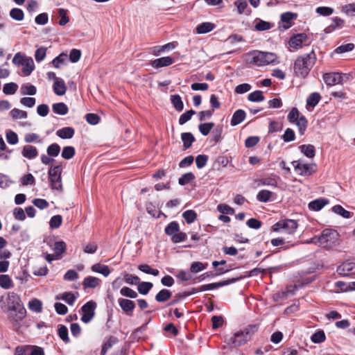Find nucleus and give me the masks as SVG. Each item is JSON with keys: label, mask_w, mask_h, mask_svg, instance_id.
<instances>
[{"label": "nucleus", "mask_w": 355, "mask_h": 355, "mask_svg": "<svg viewBox=\"0 0 355 355\" xmlns=\"http://www.w3.org/2000/svg\"><path fill=\"white\" fill-rule=\"evenodd\" d=\"M1 309L8 315L9 320L15 325L26 315V310L19 295L14 292H8L0 297Z\"/></svg>", "instance_id": "nucleus-1"}, {"label": "nucleus", "mask_w": 355, "mask_h": 355, "mask_svg": "<svg viewBox=\"0 0 355 355\" xmlns=\"http://www.w3.org/2000/svg\"><path fill=\"white\" fill-rule=\"evenodd\" d=\"M315 58L313 50L309 53L299 56L294 63L295 75L301 78L306 77L315 63Z\"/></svg>", "instance_id": "nucleus-2"}, {"label": "nucleus", "mask_w": 355, "mask_h": 355, "mask_svg": "<svg viewBox=\"0 0 355 355\" xmlns=\"http://www.w3.org/2000/svg\"><path fill=\"white\" fill-rule=\"evenodd\" d=\"M277 59L273 53L254 51L246 55V60L257 66H265L272 63Z\"/></svg>", "instance_id": "nucleus-3"}, {"label": "nucleus", "mask_w": 355, "mask_h": 355, "mask_svg": "<svg viewBox=\"0 0 355 355\" xmlns=\"http://www.w3.org/2000/svg\"><path fill=\"white\" fill-rule=\"evenodd\" d=\"M257 330L258 326L257 324L249 325L243 330L235 333L234 336L230 338L229 343H231L235 347H240L249 341Z\"/></svg>", "instance_id": "nucleus-4"}, {"label": "nucleus", "mask_w": 355, "mask_h": 355, "mask_svg": "<svg viewBox=\"0 0 355 355\" xmlns=\"http://www.w3.org/2000/svg\"><path fill=\"white\" fill-rule=\"evenodd\" d=\"M338 233L334 230L325 229L317 239L318 243L324 248H331L338 239Z\"/></svg>", "instance_id": "nucleus-5"}, {"label": "nucleus", "mask_w": 355, "mask_h": 355, "mask_svg": "<svg viewBox=\"0 0 355 355\" xmlns=\"http://www.w3.org/2000/svg\"><path fill=\"white\" fill-rule=\"evenodd\" d=\"M297 227V221L291 219L280 220L273 226L274 231L282 234H293Z\"/></svg>", "instance_id": "nucleus-6"}, {"label": "nucleus", "mask_w": 355, "mask_h": 355, "mask_svg": "<svg viewBox=\"0 0 355 355\" xmlns=\"http://www.w3.org/2000/svg\"><path fill=\"white\" fill-rule=\"evenodd\" d=\"M351 78L349 73H341L338 72L326 73L323 75L324 83L329 86L343 84Z\"/></svg>", "instance_id": "nucleus-7"}, {"label": "nucleus", "mask_w": 355, "mask_h": 355, "mask_svg": "<svg viewBox=\"0 0 355 355\" xmlns=\"http://www.w3.org/2000/svg\"><path fill=\"white\" fill-rule=\"evenodd\" d=\"M62 168L60 166L51 167L49 171L50 184L52 189L62 191L61 182Z\"/></svg>", "instance_id": "nucleus-8"}, {"label": "nucleus", "mask_w": 355, "mask_h": 355, "mask_svg": "<svg viewBox=\"0 0 355 355\" xmlns=\"http://www.w3.org/2000/svg\"><path fill=\"white\" fill-rule=\"evenodd\" d=\"M292 165L296 172L300 175L309 176L315 172L316 166L314 164H308L302 163L300 161H293Z\"/></svg>", "instance_id": "nucleus-9"}, {"label": "nucleus", "mask_w": 355, "mask_h": 355, "mask_svg": "<svg viewBox=\"0 0 355 355\" xmlns=\"http://www.w3.org/2000/svg\"><path fill=\"white\" fill-rule=\"evenodd\" d=\"M310 43L311 41L305 33H299L293 35L289 40L290 46L295 50L301 49L304 46H308Z\"/></svg>", "instance_id": "nucleus-10"}, {"label": "nucleus", "mask_w": 355, "mask_h": 355, "mask_svg": "<svg viewBox=\"0 0 355 355\" xmlns=\"http://www.w3.org/2000/svg\"><path fill=\"white\" fill-rule=\"evenodd\" d=\"M96 304L94 301H89L85 303L81 308L83 313L81 320L85 323L90 322L95 315V309Z\"/></svg>", "instance_id": "nucleus-11"}, {"label": "nucleus", "mask_w": 355, "mask_h": 355, "mask_svg": "<svg viewBox=\"0 0 355 355\" xmlns=\"http://www.w3.org/2000/svg\"><path fill=\"white\" fill-rule=\"evenodd\" d=\"M174 62V59L170 56L162 57L155 59L150 62V65L155 69L168 67Z\"/></svg>", "instance_id": "nucleus-12"}, {"label": "nucleus", "mask_w": 355, "mask_h": 355, "mask_svg": "<svg viewBox=\"0 0 355 355\" xmlns=\"http://www.w3.org/2000/svg\"><path fill=\"white\" fill-rule=\"evenodd\" d=\"M21 155L27 159H33L38 155V151L35 146L26 145L22 148Z\"/></svg>", "instance_id": "nucleus-13"}, {"label": "nucleus", "mask_w": 355, "mask_h": 355, "mask_svg": "<svg viewBox=\"0 0 355 355\" xmlns=\"http://www.w3.org/2000/svg\"><path fill=\"white\" fill-rule=\"evenodd\" d=\"M118 302L121 309L126 313L132 312L135 308L134 302L130 300L119 298Z\"/></svg>", "instance_id": "nucleus-14"}, {"label": "nucleus", "mask_w": 355, "mask_h": 355, "mask_svg": "<svg viewBox=\"0 0 355 355\" xmlns=\"http://www.w3.org/2000/svg\"><path fill=\"white\" fill-rule=\"evenodd\" d=\"M74 133L75 130L71 127H64L59 129L56 132L57 136L63 139L72 138L74 135Z\"/></svg>", "instance_id": "nucleus-15"}, {"label": "nucleus", "mask_w": 355, "mask_h": 355, "mask_svg": "<svg viewBox=\"0 0 355 355\" xmlns=\"http://www.w3.org/2000/svg\"><path fill=\"white\" fill-rule=\"evenodd\" d=\"M246 114L243 110H237L234 114L231 119L230 124L232 126L240 124L245 119Z\"/></svg>", "instance_id": "nucleus-16"}, {"label": "nucleus", "mask_w": 355, "mask_h": 355, "mask_svg": "<svg viewBox=\"0 0 355 355\" xmlns=\"http://www.w3.org/2000/svg\"><path fill=\"white\" fill-rule=\"evenodd\" d=\"M53 92L58 96H63L66 93V86L62 79L56 80L53 85Z\"/></svg>", "instance_id": "nucleus-17"}, {"label": "nucleus", "mask_w": 355, "mask_h": 355, "mask_svg": "<svg viewBox=\"0 0 355 355\" xmlns=\"http://www.w3.org/2000/svg\"><path fill=\"white\" fill-rule=\"evenodd\" d=\"M22 72L24 76H29L34 69L35 65L33 60L28 57L21 64Z\"/></svg>", "instance_id": "nucleus-18"}, {"label": "nucleus", "mask_w": 355, "mask_h": 355, "mask_svg": "<svg viewBox=\"0 0 355 355\" xmlns=\"http://www.w3.org/2000/svg\"><path fill=\"white\" fill-rule=\"evenodd\" d=\"M353 263H343L340 266H338L337 269V272L339 275L343 276H349L353 274L352 272L353 270Z\"/></svg>", "instance_id": "nucleus-19"}, {"label": "nucleus", "mask_w": 355, "mask_h": 355, "mask_svg": "<svg viewBox=\"0 0 355 355\" xmlns=\"http://www.w3.org/2000/svg\"><path fill=\"white\" fill-rule=\"evenodd\" d=\"M101 283V280L95 277L89 276L84 279L83 286L84 288L97 287Z\"/></svg>", "instance_id": "nucleus-20"}, {"label": "nucleus", "mask_w": 355, "mask_h": 355, "mask_svg": "<svg viewBox=\"0 0 355 355\" xmlns=\"http://www.w3.org/2000/svg\"><path fill=\"white\" fill-rule=\"evenodd\" d=\"M328 203V200L324 198L314 200L309 202V208L314 211H319Z\"/></svg>", "instance_id": "nucleus-21"}, {"label": "nucleus", "mask_w": 355, "mask_h": 355, "mask_svg": "<svg viewBox=\"0 0 355 355\" xmlns=\"http://www.w3.org/2000/svg\"><path fill=\"white\" fill-rule=\"evenodd\" d=\"M215 28V25L211 22H203L196 27V33L205 34L211 32Z\"/></svg>", "instance_id": "nucleus-22"}, {"label": "nucleus", "mask_w": 355, "mask_h": 355, "mask_svg": "<svg viewBox=\"0 0 355 355\" xmlns=\"http://www.w3.org/2000/svg\"><path fill=\"white\" fill-rule=\"evenodd\" d=\"M172 296V293L168 289H162L155 295V300L158 302H165Z\"/></svg>", "instance_id": "nucleus-23"}, {"label": "nucleus", "mask_w": 355, "mask_h": 355, "mask_svg": "<svg viewBox=\"0 0 355 355\" xmlns=\"http://www.w3.org/2000/svg\"><path fill=\"white\" fill-rule=\"evenodd\" d=\"M54 251V254L57 256V257L60 259L62 257V253L66 250V243L64 241H56L53 244L52 248Z\"/></svg>", "instance_id": "nucleus-24"}, {"label": "nucleus", "mask_w": 355, "mask_h": 355, "mask_svg": "<svg viewBox=\"0 0 355 355\" xmlns=\"http://www.w3.org/2000/svg\"><path fill=\"white\" fill-rule=\"evenodd\" d=\"M181 139L185 149L190 148L193 142L195 141V138L191 132L182 133Z\"/></svg>", "instance_id": "nucleus-25"}, {"label": "nucleus", "mask_w": 355, "mask_h": 355, "mask_svg": "<svg viewBox=\"0 0 355 355\" xmlns=\"http://www.w3.org/2000/svg\"><path fill=\"white\" fill-rule=\"evenodd\" d=\"M53 111L60 115H65L68 113L69 109L67 105L64 103H54L52 106Z\"/></svg>", "instance_id": "nucleus-26"}, {"label": "nucleus", "mask_w": 355, "mask_h": 355, "mask_svg": "<svg viewBox=\"0 0 355 355\" xmlns=\"http://www.w3.org/2000/svg\"><path fill=\"white\" fill-rule=\"evenodd\" d=\"M0 286L4 289L12 288L14 286L12 280L8 275H0Z\"/></svg>", "instance_id": "nucleus-27"}, {"label": "nucleus", "mask_w": 355, "mask_h": 355, "mask_svg": "<svg viewBox=\"0 0 355 355\" xmlns=\"http://www.w3.org/2000/svg\"><path fill=\"white\" fill-rule=\"evenodd\" d=\"M171 102L177 111L180 112L184 109V104L180 95H171Z\"/></svg>", "instance_id": "nucleus-28"}, {"label": "nucleus", "mask_w": 355, "mask_h": 355, "mask_svg": "<svg viewBox=\"0 0 355 355\" xmlns=\"http://www.w3.org/2000/svg\"><path fill=\"white\" fill-rule=\"evenodd\" d=\"M92 271L98 272L107 277L110 275V270L107 266L96 263L92 266Z\"/></svg>", "instance_id": "nucleus-29"}, {"label": "nucleus", "mask_w": 355, "mask_h": 355, "mask_svg": "<svg viewBox=\"0 0 355 355\" xmlns=\"http://www.w3.org/2000/svg\"><path fill=\"white\" fill-rule=\"evenodd\" d=\"M298 128L299 133L302 135L304 134L306 128L308 121L304 116H301L298 120L294 123Z\"/></svg>", "instance_id": "nucleus-30"}, {"label": "nucleus", "mask_w": 355, "mask_h": 355, "mask_svg": "<svg viewBox=\"0 0 355 355\" xmlns=\"http://www.w3.org/2000/svg\"><path fill=\"white\" fill-rule=\"evenodd\" d=\"M300 148L301 152L309 158H313L315 155V147L313 145H302Z\"/></svg>", "instance_id": "nucleus-31"}, {"label": "nucleus", "mask_w": 355, "mask_h": 355, "mask_svg": "<svg viewBox=\"0 0 355 355\" xmlns=\"http://www.w3.org/2000/svg\"><path fill=\"white\" fill-rule=\"evenodd\" d=\"M153 285L151 282H142L138 284L137 290L139 293L146 295L153 288Z\"/></svg>", "instance_id": "nucleus-32"}, {"label": "nucleus", "mask_w": 355, "mask_h": 355, "mask_svg": "<svg viewBox=\"0 0 355 355\" xmlns=\"http://www.w3.org/2000/svg\"><path fill=\"white\" fill-rule=\"evenodd\" d=\"M22 95H35L37 92L36 87L33 85H23L20 89Z\"/></svg>", "instance_id": "nucleus-33"}, {"label": "nucleus", "mask_w": 355, "mask_h": 355, "mask_svg": "<svg viewBox=\"0 0 355 355\" xmlns=\"http://www.w3.org/2000/svg\"><path fill=\"white\" fill-rule=\"evenodd\" d=\"M321 96L319 93L314 92L311 94L306 99V104L311 107H315L320 101Z\"/></svg>", "instance_id": "nucleus-34"}, {"label": "nucleus", "mask_w": 355, "mask_h": 355, "mask_svg": "<svg viewBox=\"0 0 355 355\" xmlns=\"http://www.w3.org/2000/svg\"><path fill=\"white\" fill-rule=\"evenodd\" d=\"M178 232H179V225L175 221L170 223L165 228V233L171 236Z\"/></svg>", "instance_id": "nucleus-35"}, {"label": "nucleus", "mask_w": 355, "mask_h": 355, "mask_svg": "<svg viewBox=\"0 0 355 355\" xmlns=\"http://www.w3.org/2000/svg\"><path fill=\"white\" fill-rule=\"evenodd\" d=\"M18 89V85L15 83H9L4 85L3 92L6 95L14 94Z\"/></svg>", "instance_id": "nucleus-36"}, {"label": "nucleus", "mask_w": 355, "mask_h": 355, "mask_svg": "<svg viewBox=\"0 0 355 355\" xmlns=\"http://www.w3.org/2000/svg\"><path fill=\"white\" fill-rule=\"evenodd\" d=\"M272 195V193L271 191L263 189L258 193L257 198L260 202H266L270 200Z\"/></svg>", "instance_id": "nucleus-37"}, {"label": "nucleus", "mask_w": 355, "mask_h": 355, "mask_svg": "<svg viewBox=\"0 0 355 355\" xmlns=\"http://www.w3.org/2000/svg\"><path fill=\"white\" fill-rule=\"evenodd\" d=\"M58 334L59 337L63 342H64L65 343H68L69 342V338L68 336V329L64 325H59Z\"/></svg>", "instance_id": "nucleus-38"}, {"label": "nucleus", "mask_w": 355, "mask_h": 355, "mask_svg": "<svg viewBox=\"0 0 355 355\" xmlns=\"http://www.w3.org/2000/svg\"><path fill=\"white\" fill-rule=\"evenodd\" d=\"M28 308L34 312L40 313L42 310V304L39 300L34 299L28 302Z\"/></svg>", "instance_id": "nucleus-39"}, {"label": "nucleus", "mask_w": 355, "mask_h": 355, "mask_svg": "<svg viewBox=\"0 0 355 355\" xmlns=\"http://www.w3.org/2000/svg\"><path fill=\"white\" fill-rule=\"evenodd\" d=\"M182 217L188 224H191L196 219L197 214L193 210H187L182 214Z\"/></svg>", "instance_id": "nucleus-40"}, {"label": "nucleus", "mask_w": 355, "mask_h": 355, "mask_svg": "<svg viewBox=\"0 0 355 355\" xmlns=\"http://www.w3.org/2000/svg\"><path fill=\"white\" fill-rule=\"evenodd\" d=\"M75 148L72 146H65L63 148L61 156L65 159H70L75 155Z\"/></svg>", "instance_id": "nucleus-41"}, {"label": "nucleus", "mask_w": 355, "mask_h": 355, "mask_svg": "<svg viewBox=\"0 0 355 355\" xmlns=\"http://www.w3.org/2000/svg\"><path fill=\"white\" fill-rule=\"evenodd\" d=\"M60 152V147L58 144H52L46 149L47 155L50 157H57Z\"/></svg>", "instance_id": "nucleus-42"}, {"label": "nucleus", "mask_w": 355, "mask_h": 355, "mask_svg": "<svg viewBox=\"0 0 355 355\" xmlns=\"http://www.w3.org/2000/svg\"><path fill=\"white\" fill-rule=\"evenodd\" d=\"M67 10L64 8L58 9V16L61 18L59 21V25L61 26H65L69 21V17L67 15Z\"/></svg>", "instance_id": "nucleus-43"}, {"label": "nucleus", "mask_w": 355, "mask_h": 355, "mask_svg": "<svg viewBox=\"0 0 355 355\" xmlns=\"http://www.w3.org/2000/svg\"><path fill=\"white\" fill-rule=\"evenodd\" d=\"M6 140L8 144L15 145L19 141L18 135L12 130H8L6 134Z\"/></svg>", "instance_id": "nucleus-44"}, {"label": "nucleus", "mask_w": 355, "mask_h": 355, "mask_svg": "<svg viewBox=\"0 0 355 355\" xmlns=\"http://www.w3.org/2000/svg\"><path fill=\"white\" fill-rule=\"evenodd\" d=\"M195 179V175L193 173L189 172L182 175L178 180V183L180 185H185Z\"/></svg>", "instance_id": "nucleus-45"}, {"label": "nucleus", "mask_w": 355, "mask_h": 355, "mask_svg": "<svg viewBox=\"0 0 355 355\" xmlns=\"http://www.w3.org/2000/svg\"><path fill=\"white\" fill-rule=\"evenodd\" d=\"M248 100L252 102H260L264 100V96L261 91L257 90L250 93L248 97Z\"/></svg>", "instance_id": "nucleus-46"}, {"label": "nucleus", "mask_w": 355, "mask_h": 355, "mask_svg": "<svg viewBox=\"0 0 355 355\" xmlns=\"http://www.w3.org/2000/svg\"><path fill=\"white\" fill-rule=\"evenodd\" d=\"M302 116L300 111L296 107L292 108L291 112L288 114V120L290 123H294L298 119H300Z\"/></svg>", "instance_id": "nucleus-47"}, {"label": "nucleus", "mask_w": 355, "mask_h": 355, "mask_svg": "<svg viewBox=\"0 0 355 355\" xmlns=\"http://www.w3.org/2000/svg\"><path fill=\"white\" fill-rule=\"evenodd\" d=\"M332 211L336 213V214H338L340 216H342L343 217L345 218H349L352 215H351V213L347 210H345L342 206L340 205H335L332 207Z\"/></svg>", "instance_id": "nucleus-48"}, {"label": "nucleus", "mask_w": 355, "mask_h": 355, "mask_svg": "<svg viewBox=\"0 0 355 355\" xmlns=\"http://www.w3.org/2000/svg\"><path fill=\"white\" fill-rule=\"evenodd\" d=\"M56 299L62 300L69 305H72L76 300V297L71 293H64L60 296H57Z\"/></svg>", "instance_id": "nucleus-49"}, {"label": "nucleus", "mask_w": 355, "mask_h": 355, "mask_svg": "<svg viewBox=\"0 0 355 355\" xmlns=\"http://www.w3.org/2000/svg\"><path fill=\"white\" fill-rule=\"evenodd\" d=\"M11 116L15 119H21L27 118V112L26 111L14 108L10 111Z\"/></svg>", "instance_id": "nucleus-50"}, {"label": "nucleus", "mask_w": 355, "mask_h": 355, "mask_svg": "<svg viewBox=\"0 0 355 355\" xmlns=\"http://www.w3.org/2000/svg\"><path fill=\"white\" fill-rule=\"evenodd\" d=\"M295 16H296V15H295L292 12H290L283 13L281 15V19H282V22L287 24L286 26H284L285 28H288L289 27L291 26V21L292 19H293Z\"/></svg>", "instance_id": "nucleus-51"}, {"label": "nucleus", "mask_w": 355, "mask_h": 355, "mask_svg": "<svg viewBox=\"0 0 355 355\" xmlns=\"http://www.w3.org/2000/svg\"><path fill=\"white\" fill-rule=\"evenodd\" d=\"M272 27V25L266 21L259 19L256 25H255V29L258 31H263L270 29Z\"/></svg>", "instance_id": "nucleus-52"}, {"label": "nucleus", "mask_w": 355, "mask_h": 355, "mask_svg": "<svg viewBox=\"0 0 355 355\" xmlns=\"http://www.w3.org/2000/svg\"><path fill=\"white\" fill-rule=\"evenodd\" d=\"M214 126V123H205L200 124L198 128L200 133L202 135L206 136L210 132Z\"/></svg>", "instance_id": "nucleus-53"}, {"label": "nucleus", "mask_w": 355, "mask_h": 355, "mask_svg": "<svg viewBox=\"0 0 355 355\" xmlns=\"http://www.w3.org/2000/svg\"><path fill=\"white\" fill-rule=\"evenodd\" d=\"M67 54L62 53L54 58L52 61L53 65L55 68H59L61 64L65 63L67 60Z\"/></svg>", "instance_id": "nucleus-54"}, {"label": "nucleus", "mask_w": 355, "mask_h": 355, "mask_svg": "<svg viewBox=\"0 0 355 355\" xmlns=\"http://www.w3.org/2000/svg\"><path fill=\"white\" fill-rule=\"evenodd\" d=\"M196 114V112L193 110H190L187 111L186 112L183 113L180 115L179 118V123L180 125H183L187 121H189L191 116Z\"/></svg>", "instance_id": "nucleus-55"}, {"label": "nucleus", "mask_w": 355, "mask_h": 355, "mask_svg": "<svg viewBox=\"0 0 355 355\" xmlns=\"http://www.w3.org/2000/svg\"><path fill=\"white\" fill-rule=\"evenodd\" d=\"M24 141L26 143H42V139L37 134L35 133H28L24 136Z\"/></svg>", "instance_id": "nucleus-56"}, {"label": "nucleus", "mask_w": 355, "mask_h": 355, "mask_svg": "<svg viewBox=\"0 0 355 355\" xmlns=\"http://www.w3.org/2000/svg\"><path fill=\"white\" fill-rule=\"evenodd\" d=\"M324 332L322 330L316 331L311 338V340L314 343H320L325 340Z\"/></svg>", "instance_id": "nucleus-57"}, {"label": "nucleus", "mask_w": 355, "mask_h": 355, "mask_svg": "<svg viewBox=\"0 0 355 355\" xmlns=\"http://www.w3.org/2000/svg\"><path fill=\"white\" fill-rule=\"evenodd\" d=\"M62 222V217L60 215H55L51 217L49 221V225L52 229L58 228Z\"/></svg>", "instance_id": "nucleus-58"}, {"label": "nucleus", "mask_w": 355, "mask_h": 355, "mask_svg": "<svg viewBox=\"0 0 355 355\" xmlns=\"http://www.w3.org/2000/svg\"><path fill=\"white\" fill-rule=\"evenodd\" d=\"M120 293L121 295L130 298H136L137 297V293L136 291L126 286L123 287L121 289Z\"/></svg>", "instance_id": "nucleus-59"}, {"label": "nucleus", "mask_w": 355, "mask_h": 355, "mask_svg": "<svg viewBox=\"0 0 355 355\" xmlns=\"http://www.w3.org/2000/svg\"><path fill=\"white\" fill-rule=\"evenodd\" d=\"M10 15L17 21H21L24 19V12L19 8H12L10 12Z\"/></svg>", "instance_id": "nucleus-60"}, {"label": "nucleus", "mask_w": 355, "mask_h": 355, "mask_svg": "<svg viewBox=\"0 0 355 355\" xmlns=\"http://www.w3.org/2000/svg\"><path fill=\"white\" fill-rule=\"evenodd\" d=\"M124 279L125 282L130 285H137L139 284L140 282L139 277L128 273L124 275Z\"/></svg>", "instance_id": "nucleus-61"}, {"label": "nucleus", "mask_w": 355, "mask_h": 355, "mask_svg": "<svg viewBox=\"0 0 355 355\" xmlns=\"http://www.w3.org/2000/svg\"><path fill=\"white\" fill-rule=\"evenodd\" d=\"M295 135L291 128H287L284 134L282 135V139L285 142H290L295 140Z\"/></svg>", "instance_id": "nucleus-62"}, {"label": "nucleus", "mask_w": 355, "mask_h": 355, "mask_svg": "<svg viewBox=\"0 0 355 355\" xmlns=\"http://www.w3.org/2000/svg\"><path fill=\"white\" fill-rule=\"evenodd\" d=\"M208 156L205 155H199L196 157V164L198 168L204 167L207 162Z\"/></svg>", "instance_id": "nucleus-63"}, {"label": "nucleus", "mask_w": 355, "mask_h": 355, "mask_svg": "<svg viewBox=\"0 0 355 355\" xmlns=\"http://www.w3.org/2000/svg\"><path fill=\"white\" fill-rule=\"evenodd\" d=\"M46 49L44 47H40L37 49L35 53V58L37 62L42 61L46 57Z\"/></svg>", "instance_id": "nucleus-64"}]
</instances>
